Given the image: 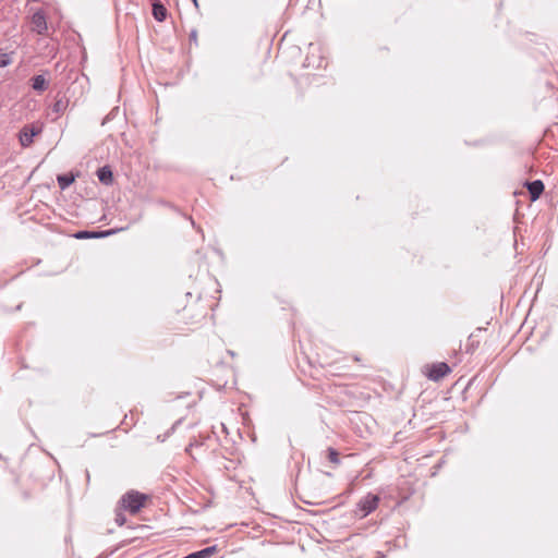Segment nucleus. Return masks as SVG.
<instances>
[{"instance_id": "dca6fc26", "label": "nucleus", "mask_w": 558, "mask_h": 558, "mask_svg": "<svg viewBox=\"0 0 558 558\" xmlns=\"http://www.w3.org/2000/svg\"><path fill=\"white\" fill-rule=\"evenodd\" d=\"M10 62H11V60L8 54L0 56V68H4V66L9 65Z\"/></svg>"}, {"instance_id": "2eb2a0df", "label": "nucleus", "mask_w": 558, "mask_h": 558, "mask_svg": "<svg viewBox=\"0 0 558 558\" xmlns=\"http://www.w3.org/2000/svg\"><path fill=\"white\" fill-rule=\"evenodd\" d=\"M114 521H116V523H117L119 526H122V525H124V524H125V522H126V518H125V515H124L122 512L118 511V512L116 513Z\"/></svg>"}, {"instance_id": "9d476101", "label": "nucleus", "mask_w": 558, "mask_h": 558, "mask_svg": "<svg viewBox=\"0 0 558 558\" xmlns=\"http://www.w3.org/2000/svg\"><path fill=\"white\" fill-rule=\"evenodd\" d=\"M32 87L36 92H44L48 87V82L44 75H35L32 77Z\"/></svg>"}, {"instance_id": "a211bd4d", "label": "nucleus", "mask_w": 558, "mask_h": 558, "mask_svg": "<svg viewBox=\"0 0 558 558\" xmlns=\"http://www.w3.org/2000/svg\"><path fill=\"white\" fill-rule=\"evenodd\" d=\"M196 38H197L196 31H192L191 34H190V39L196 41Z\"/></svg>"}, {"instance_id": "6ab92c4d", "label": "nucleus", "mask_w": 558, "mask_h": 558, "mask_svg": "<svg viewBox=\"0 0 558 558\" xmlns=\"http://www.w3.org/2000/svg\"><path fill=\"white\" fill-rule=\"evenodd\" d=\"M194 2L195 5H197V0H192Z\"/></svg>"}, {"instance_id": "20e7f679", "label": "nucleus", "mask_w": 558, "mask_h": 558, "mask_svg": "<svg viewBox=\"0 0 558 558\" xmlns=\"http://www.w3.org/2000/svg\"><path fill=\"white\" fill-rule=\"evenodd\" d=\"M32 24L33 29L39 35L45 34V32L47 31L46 16L41 11H37L33 14Z\"/></svg>"}, {"instance_id": "1a4fd4ad", "label": "nucleus", "mask_w": 558, "mask_h": 558, "mask_svg": "<svg viewBox=\"0 0 558 558\" xmlns=\"http://www.w3.org/2000/svg\"><path fill=\"white\" fill-rule=\"evenodd\" d=\"M153 15L158 22H163L167 19L166 7L157 0L153 3Z\"/></svg>"}, {"instance_id": "6e6552de", "label": "nucleus", "mask_w": 558, "mask_h": 558, "mask_svg": "<svg viewBox=\"0 0 558 558\" xmlns=\"http://www.w3.org/2000/svg\"><path fill=\"white\" fill-rule=\"evenodd\" d=\"M112 233H114L113 230L100 231V232H96V231H78L74 236L76 239H96V238H104V236L110 235Z\"/></svg>"}, {"instance_id": "ddd939ff", "label": "nucleus", "mask_w": 558, "mask_h": 558, "mask_svg": "<svg viewBox=\"0 0 558 558\" xmlns=\"http://www.w3.org/2000/svg\"><path fill=\"white\" fill-rule=\"evenodd\" d=\"M327 457H328V460L333 463V464H339L340 463V459H339V452L332 448V447H329L327 449Z\"/></svg>"}, {"instance_id": "f8f14e48", "label": "nucleus", "mask_w": 558, "mask_h": 558, "mask_svg": "<svg viewBox=\"0 0 558 558\" xmlns=\"http://www.w3.org/2000/svg\"><path fill=\"white\" fill-rule=\"evenodd\" d=\"M66 107H68V101L66 100L57 99L54 101V104L52 105V111L56 112L57 114H60V113L64 112Z\"/></svg>"}, {"instance_id": "39448f33", "label": "nucleus", "mask_w": 558, "mask_h": 558, "mask_svg": "<svg viewBox=\"0 0 558 558\" xmlns=\"http://www.w3.org/2000/svg\"><path fill=\"white\" fill-rule=\"evenodd\" d=\"M525 185L532 201H536L544 192V183L541 180L526 182Z\"/></svg>"}, {"instance_id": "0eeeda50", "label": "nucleus", "mask_w": 558, "mask_h": 558, "mask_svg": "<svg viewBox=\"0 0 558 558\" xmlns=\"http://www.w3.org/2000/svg\"><path fill=\"white\" fill-rule=\"evenodd\" d=\"M98 180L106 185H110L113 182V173L109 166H104L97 170Z\"/></svg>"}, {"instance_id": "9b49d317", "label": "nucleus", "mask_w": 558, "mask_h": 558, "mask_svg": "<svg viewBox=\"0 0 558 558\" xmlns=\"http://www.w3.org/2000/svg\"><path fill=\"white\" fill-rule=\"evenodd\" d=\"M57 181L59 187L61 190H65L74 182V177L71 174H59L57 177Z\"/></svg>"}, {"instance_id": "423d86ee", "label": "nucleus", "mask_w": 558, "mask_h": 558, "mask_svg": "<svg viewBox=\"0 0 558 558\" xmlns=\"http://www.w3.org/2000/svg\"><path fill=\"white\" fill-rule=\"evenodd\" d=\"M38 130L34 128H23L20 132V142L24 147L29 146L33 143L34 137L38 134Z\"/></svg>"}, {"instance_id": "4468645a", "label": "nucleus", "mask_w": 558, "mask_h": 558, "mask_svg": "<svg viewBox=\"0 0 558 558\" xmlns=\"http://www.w3.org/2000/svg\"><path fill=\"white\" fill-rule=\"evenodd\" d=\"M215 551L216 546H209L202 550H198L197 553L201 555L202 558H209Z\"/></svg>"}, {"instance_id": "f03ea898", "label": "nucleus", "mask_w": 558, "mask_h": 558, "mask_svg": "<svg viewBox=\"0 0 558 558\" xmlns=\"http://www.w3.org/2000/svg\"><path fill=\"white\" fill-rule=\"evenodd\" d=\"M379 496L368 493L365 497H363L356 505V509L354 511L355 515L363 519L372 513L379 504Z\"/></svg>"}, {"instance_id": "f257e3e1", "label": "nucleus", "mask_w": 558, "mask_h": 558, "mask_svg": "<svg viewBox=\"0 0 558 558\" xmlns=\"http://www.w3.org/2000/svg\"><path fill=\"white\" fill-rule=\"evenodd\" d=\"M147 499L145 494H142L136 490H130L125 493L120 499V506L124 510H128L131 513H137Z\"/></svg>"}, {"instance_id": "7ed1b4c3", "label": "nucleus", "mask_w": 558, "mask_h": 558, "mask_svg": "<svg viewBox=\"0 0 558 558\" xmlns=\"http://www.w3.org/2000/svg\"><path fill=\"white\" fill-rule=\"evenodd\" d=\"M450 371L448 364L444 362L435 363L430 365L427 376L429 379L437 381L450 373Z\"/></svg>"}, {"instance_id": "f3484780", "label": "nucleus", "mask_w": 558, "mask_h": 558, "mask_svg": "<svg viewBox=\"0 0 558 558\" xmlns=\"http://www.w3.org/2000/svg\"><path fill=\"white\" fill-rule=\"evenodd\" d=\"M183 558H202L201 555L197 551H194Z\"/></svg>"}]
</instances>
